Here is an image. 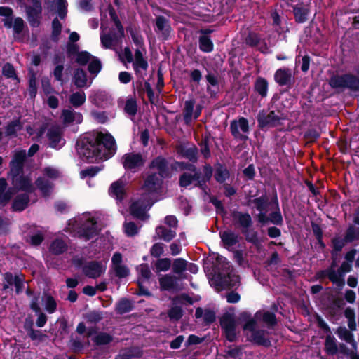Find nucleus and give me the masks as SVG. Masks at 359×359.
Segmentation results:
<instances>
[{
	"label": "nucleus",
	"instance_id": "obj_1",
	"mask_svg": "<svg viewBox=\"0 0 359 359\" xmlns=\"http://www.w3.org/2000/svg\"><path fill=\"white\" fill-rule=\"evenodd\" d=\"M76 149L83 161L94 163L111 158L116 154V144L114 137L109 133H90L77 140Z\"/></svg>",
	"mask_w": 359,
	"mask_h": 359
},
{
	"label": "nucleus",
	"instance_id": "obj_2",
	"mask_svg": "<svg viewBox=\"0 0 359 359\" xmlns=\"http://www.w3.org/2000/svg\"><path fill=\"white\" fill-rule=\"evenodd\" d=\"M210 285L216 290L237 289L240 285V277L233 273V268L226 258L218 255L213 267Z\"/></svg>",
	"mask_w": 359,
	"mask_h": 359
},
{
	"label": "nucleus",
	"instance_id": "obj_3",
	"mask_svg": "<svg viewBox=\"0 0 359 359\" xmlns=\"http://www.w3.org/2000/svg\"><path fill=\"white\" fill-rule=\"evenodd\" d=\"M213 175V168L209 163L202 166L201 170L198 168L192 172H184L179 177L178 184L181 188L187 189L191 184L197 187L204 193L209 191L208 183L210 182Z\"/></svg>",
	"mask_w": 359,
	"mask_h": 359
},
{
	"label": "nucleus",
	"instance_id": "obj_4",
	"mask_svg": "<svg viewBox=\"0 0 359 359\" xmlns=\"http://www.w3.org/2000/svg\"><path fill=\"white\" fill-rule=\"evenodd\" d=\"M231 217L236 226L241 227V232L245 236L248 243L257 246L260 243L258 238V233L252 227L253 222L252 217L248 212H243L238 210H233L231 212Z\"/></svg>",
	"mask_w": 359,
	"mask_h": 359
},
{
	"label": "nucleus",
	"instance_id": "obj_5",
	"mask_svg": "<svg viewBox=\"0 0 359 359\" xmlns=\"http://www.w3.org/2000/svg\"><path fill=\"white\" fill-rule=\"evenodd\" d=\"M287 118V114L278 109L269 111L262 109L258 112L257 116L258 128L262 130L281 126L283 121H285Z\"/></svg>",
	"mask_w": 359,
	"mask_h": 359
},
{
	"label": "nucleus",
	"instance_id": "obj_6",
	"mask_svg": "<svg viewBox=\"0 0 359 359\" xmlns=\"http://www.w3.org/2000/svg\"><path fill=\"white\" fill-rule=\"evenodd\" d=\"M328 83L333 89L342 88L359 92V77L352 73L333 75L330 78Z\"/></svg>",
	"mask_w": 359,
	"mask_h": 359
},
{
	"label": "nucleus",
	"instance_id": "obj_7",
	"mask_svg": "<svg viewBox=\"0 0 359 359\" xmlns=\"http://www.w3.org/2000/svg\"><path fill=\"white\" fill-rule=\"evenodd\" d=\"M219 324L222 334L229 342H235L238 339L236 323L233 314L224 313L219 318Z\"/></svg>",
	"mask_w": 359,
	"mask_h": 359
},
{
	"label": "nucleus",
	"instance_id": "obj_8",
	"mask_svg": "<svg viewBox=\"0 0 359 359\" xmlns=\"http://www.w3.org/2000/svg\"><path fill=\"white\" fill-rule=\"evenodd\" d=\"M32 5H25L26 19L32 28L39 27L42 18V1H31Z\"/></svg>",
	"mask_w": 359,
	"mask_h": 359
},
{
	"label": "nucleus",
	"instance_id": "obj_9",
	"mask_svg": "<svg viewBox=\"0 0 359 359\" xmlns=\"http://www.w3.org/2000/svg\"><path fill=\"white\" fill-rule=\"evenodd\" d=\"M27 160V152L24 149L15 151L10 163L8 175L16 177L24 172L25 163Z\"/></svg>",
	"mask_w": 359,
	"mask_h": 359
},
{
	"label": "nucleus",
	"instance_id": "obj_10",
	"mask_svg": "<svg viewBox=\"0 0 359 359\" xmlns=\"http://www.w3.org/2000/svg\"><path fill=\"white\" fill-rule=\"evenodd\" d=\"M148 168L150 170H156L158 171V176L161 179H169L172 177L169 162L168 159L163 156H158L154 158L150 161Z\"/></svg>",
	"mask_w": 359,
	"mask_h": 359
},
{
	"label": "nucleus",
	"instance_id": "obj_11",
	"mask_svg": "<svg viewBox=\"0 0 359 359\" xmlns=\"http://www.w3.org/2000/svg\"><path fill=\"white\" fill-rule=\"evenodd\" d=\"M8 177L11 179V184L15 190L22 191L27 194H32L35 191L36 187L32 184L31 178L25 175L24 172L16 177L13 175H8Z\"/></svg>",
	"mask_w": 359,
	"mask_h": 359
},
{
	"label": "nucleus",
	"instance_id": "obj_12",
	"mask_svg": "<svg viewBox=\"0 0 359 359\" xmlns=\"http://www.w3.org/2000/svg\"><path fill=\"white\" fill-rule=\"evenodd\" d=\"M238 128L244 133L249 132V122L246 118L240 117L238 121L233 120L230 123V131L234 139L241 140L244 142L248 140V137L246 135L241 133Z\"/></svg>",
	"mask_w": 359,
	"mask_h": 359
},
{
	"label": "nucleus",
	"instance_id": "obj_13",
	"mask_svg": "<svg viewBox=\"0 0 359 359\" xmlns=\"http://www.w3.org/2000/svg\"><path fill=\"white\" fill-rule=\"evenodd\" d=\"M76 233L79 238L90 240L98 234L97 222L93 218L86 219L78 227Z\"/></svg>",
	"mask_w": 359,
	"mask_h": 359
},
{
	"label": "nucleus",
	"instance_id": "obj_14",
	"mask_svg": "<svg viewBox=\"0 0 359 359\" xmlns=\"http://www.w3.org/2000/svg\"><path fill=\"white\" fill-rule=\"evenodd\" d=\"M106 270V267L100 261L87 262L82 267L83 273L88 278L96 279L100 277Z\"/></svg>",
	"mask_w": 359,
	"mask_h": 359
},
{
	"label": "nucleus",
	"instance_id": "obj_15",
	"mask_svg": "<svg viewBox=\"0 0 359 359\" xmlns=\"http://www.w3.org/2000/svg\"><path fill=\"white\" fill-rule=\"evenodd\" d=\"M274 81L279 86H286L287 89H290L294 84V79L290 68L282 67L275 72Z\"/></svg>",
	"mask_w": 359,
	"mask_h": 359
},
{
	"label": "nucleus",
	"instance_id": "obj_16",
	"mask_svg": "<svg viewBox=\"0 0 359 359\" xmlns=\"http://www.w3.org/2000/svg\"><path fill=\"white\" fill-rule=\"evenodd\" d=\"M154 31L160 34L159 37L163 40H168L170 37L172 27L170 20L163 15H158L156 18Z\"/></svg>",
	"mask_w": 359,
	"mask_h": 359
},
{
	"label": "nucleus",
	"instance_id": "obj_17",
	"mask_svg": "<svg viewBox=\"0 0 359 359\" xmlns=\"http://www.w3.org/2000/svg\"><path fill=\"white\" fill-rule=\"evenodd\" d=\"M123 166L127 170H132L142 167L145 160L140 153H127L123 156Z\"/></svg>",
	"mask_w": 359,
	"mask_h": 359
},
{
	"label": "nucleus",
	"instance_id": "obj_18",
	"mask_svg": "<svg viewBox=\"0 0 359 359\" xmlns=\"http://www.w3.org/2000/svg\"><path fill=\"white\" fill-rule=\"evenodd\" d=\"M257 221L262 225L271 223L276 226H282L283 224V219L280 212V209L273 210L269 215L266 214H258L257 215Z\"/></svg>",
	"mask_w": 359,
	"mask_h": 359
},
{
	"label": "nucleus",
	"instance_id": "obj_19",
	"mask_svg": "<svg viewBox=\"0 0 359 359\" xmlns=\"http://www.w3.org/2000/svg\"><path fill=\"white\" fill-rule=\"evenodd\" d=\"M194 104L195 100L194 99L187 100L184 102L183 118L186 125H189L191 123L193 114L195 119H197L201 114L203 108L202 106L199 104L196 105V110L194 112Z\"/></svg>",
	"mask_w": 359,
	"mask_h": 359
},
{
	"label": "nucleus",
	"instance_id": "obj_20",
	"mask_svg": "<svg viewBox=\"0 0 359 359\" xmlns=\"http://www.w3.org/2000/svg\"><path fill=\"white\" fill-rule=\"evenodd\" d=\"M186 278V276L177 277L170 274L163 275L158 279L161 290L170 291L177 290L178 288V280Z\"/></svg>",
	"mask_w": 359,
	"mask_h": 359
},
{
	"label": "nucleus",
	"instance_id": "obj_21",
	"mask_svg": "<svg viewBox=\"0 0 359 359\" xmlns=\"http://www.w3.org/2000/svg\"><path fill=\"white\" fill-rule=\"evenodd\" d=\"M290 7L292 8L294 20L297 23L302 24L308 20L310 10L308 6L305 5L304 2L291 5Z\"/></svg>",
	"mask_w": 359,
	"mask_h": 359
},
{
	"label": "nucleus",
	"instance_id": "obj_22",
	"mask_svg": "<svg viewBox=\"0 0 359 359\" xmlns=\"http://www.w3.org/2000/svg\"><path fill=\"white\" fill-rule=\"evenodd\" d=\"M221 241L224 248L229 251H232L231 247L239 242L240 236L231 230H226L219 232Z\"/></svg>",
	"mask_w": 359,
	"mask_h": 359
},
{
	"label": "nucleus",
	"instance_id": "obj_23",
	"mask_svg": "<svg viewBox=\"0 0 359 359\" xmlns=\"http://www.w3.org/2000/svg\"><path fill=\"white\" fill-rule=\"evenodd\" d=\"M39 294L35 295L31 300L29 308L38 315V318L36 321V325L39 327H43L46 325L48 318L47 316L41 312V307L39 304Z\"/></svg>",
	"mask_w": 359,
	"mask_h": 359
},
{
	"label": "nucleus",
	"instance_id": "obj_24",
	"mask_svg": "<svg viewBox=\"0 0 359 359\" xmlns=\"http://www.w3.org/2000/svg\"><path fill=\"white\" fill-rule=\"evenodd\" d=\"M163 180L158 176L156 172H153L146 177L142 188L149 193L156 192L161 187Z\"/></svg>",
	"mask_w": 359,
	"mask_h": 359
},
{
	"label": "nucleus",
	"instance_id": "obj_25",
	"mask_svg": "<svg viewBox=\"0 0 359 359\" xmlns=\"http://www.w3.org/2000/svg\"><path fill=\"white\" fill-rule=\"evenodd\" d=\"M109 194L121 202L126 196L124 182L121 179L114 182L109 187Z\"/></svg>",
	"mask_w": 359,
	"mask_h": 359
},
{
	"label": "nucleus",
	"instance_id": "obj_26",
	"mask_svg": "<svg viewBox=\"0 0 359 359\" xmlns=\"http://www.w3.org/2000/svg\"><path fill=\"white\" fill-rule=\"evenodd\" d=\"M29 194L27 193L18 194L13 200L11 205L12 211L18 212L24 211L28 207L30 202Z\"/></svg>",
	"mask_w": 359,
	"mask_h": 359
},
{
	"label": "nucleus",
	"instance_id": "obj_27",
	"mask_svg": "<svg viewBox=\"0 0 359 359\" xmlns=\"http://www.w3.org/2000/svg\"><path fill=\"white\" fill-rule=\"evenodd\" d=\"M238 321L243 324L244 331L248 330L251 332L256 330L257 325L255 318L252 317V314L248 311H243L238 316Z\"/></svg>",
	"mask_w": 359,
	"mask_h": 359
},
{
	"label": "nucleus",
	"instance_id": "obj_28",
	"mask_svg": "<svg viewBox=\"0 0 359 359\" xmlns=\"http://www.w3.org/2000/svg\"><path fill=\"white\" fill-rule=\"evenodd\" d=\"M248 340L257 346H262L266 348L271 346V340L265 337V332L263 330L252 331Z\"/></svg>",
	"mask_w": 359,
	"mask_h": 359
},
{
	"label": "nucleus",
	"instance_id": "obj_29",
	"mask_svg": "<svg viewBox=\"0 0 359 359\" xmlns=\"http://www.w3.org/2000/svg\"><path fill=\"white\" fill-rule=\"evenodd\" d=\"M255 205V209L259 211V214H266L267 208L269 207V201L266 194H263L260 197L255 199H250L248 201V205Z\"/></svg>",
	"mask_w": 359,
	"mask_h": 359
},
{
	"label": "nucleus",
	"instance_id": "obj_30",
	"mask_svg": "<svg viewBox=\"0 0 359 359\" xmlns=\"http://www.w3.org/2000/svg\"><path fill=\"white\" fill-rule=\"evenodd\" d=\"M134 309L133 302L127 298H121L115 304V311L118 315H123L129 313Z\"/></svg>",
	"mask_w": 359,
	"mask_h": 359
},
{
	"label": "nucleus",
	"instance_id": "obj_31",
	"mask_svg": "<svg viewBox=\"0 0 359 359\" xmlns=\"http://www.w3.org/2000/svg\"><path fill=\"white\" fill-rule=\"evenodd\" d=\"M47 137L49 140V147L57 149L62 140V133L59 127L53 126L48 130Z\"/></svg>",
	"mask_w": 359,
	"mask_h": 359
},
{
	"label": "nucleus",
	"instance_id": "obj_32",
	"mask_svg": "<svg viewBox=\"0 0 359 359\" xmlns=\"http://www.w3.org/2000/svg\"><path fill=\"white\" fill-rule=\"evenodd\" d=\"M72 81L78 88L90 86V85H87L88 77L86 72L80 67L74 69Z\"/></svg>",
	"mask_w": 359,
	"mask_h": 359
},
{
	"label": "nucleus",
	"instance_id": "obj_33",
	"mask_svg": "<svg viewBox=\"0 0 359 359\" xmlns=\"http://www.w3.org/2000/svg\"><path fill=\"white\" fill-rule=\"evenodd\" d=\"M215 180L219 184L224 183L225 181L230 177L229 170L224 164L220 163H217L215 165Z\"/></svg>",
	"mask_w": 359,
	"mask_h": 359
},
{
	"label": "nucleus",
	"instance_id": "obj_34",
	"mask_svg": "<svg viewBox=\"0 0 359 359\" xmlns=\"http://www.w3.org/2000/svg\"><path fill=\"white\" fill-rule=\"evenodd\" d=\"M178 153L184 158L188 159L190 162L193 163H197L198 160V150L196 146H193L192 147L186 148L183 146H181L178 148Z\"/></svg>",
	"mask_w": 359,
	"mask_h": 359
},
{
	"label": "nucleus",
	"instance_id": "obj_35",
	"mask_svg": "<svg viewBox=\"0 0 359 359\" xmlns=\"http://www.w3.org/2000/svg\"><path fill=\"white\" fill-rule=\"evenodd\" d=\"M142 351L139 347H130L121 351L114 359L139 358L142 356Z\"/></svg>",
	"mask_w": 359,
	"mask_h": 359
},
{
	"label": "nucleus",
	"instance_id": "obj_36",
	"mask_svg": "<svg viewBox=\"0 0 359 359\" xmlns=\"http://www.w3.org/2000/svg\"><path fill=\"white\" fill-rule=\"evenodd\" d=\"M269 83L266 79L258 76L254 83V90L262 98L267 96Z\"/></svg>",
	"mask_w": 359,
	"mask_h": 359
},
{
	"label": "nucleus",
	"instance_id": "obj_37",
	"mask_svg": "<svg viewBox=\"0 0 359 359\" xmlns=\"http://www.w3.org/2000/svg\"><path fill=\"white\" fill-rule=\"evenodd\" d=\"M23 128V124L20 118H17L9 122L5 127V135L7 137H16L18 131H20Z\"/></svg>",
	"mask_w": 359,
	"mask_h": 359
},
{
	"label": "nucleus",
	"instance_id": "obj_38",
	"mask_svg": "<svg viewBox=\"0 0 359 359\" xmlns=\"http://www.w3.org/2000/svg\"><path fill=\"white\" fill-rule=\"evenodd\" d=\"M156 233L158 238L165 242L171 241L176 236V231L160 225L156 228Z\"/></svg>",
	"mask_w": 359,
	"mask_h": 359
},
{
	"label": "nucleus",
	"instance_id": "obj_39",
	"mask_svg": "<svg viewBox=\"0 0 359 359\" xmlns=\"http://www.w3.org/2000/svg\"><path fill=\"white\" fill-rule=\"evenodd\" d=\"M69 349L74 353H81L85 348V344L79 336L72 334L67 343Z\"/></svg>",
	"mask_w": 359,
	"mask_h": 359
},
{
	"label": "nucleus",
	"instance_id": "obj_40",
	"mask_svg": "<svg viewBox=\"0 0 359 359\" xmlns=\"http://www.w3.org/2000/svg\"><path fill=\"white\" fill-rule=\"evenodd\" d=\"M259 316H262V321L266 324L269 327H273L277 325V319L276 314L269 311H257L255 313V317L259 318Z\"/></svg>",
	"mask_w": 359,
	"mask_h": 359
},
{
	"label": "nucleus",
	"instance_id": "obj_41",
	"mask_svg": "<svg viewBox=\"0 0 359 359\" xmlns=\"http://www.w3.org/2000/svg\"><path fill=\"white\" fill-rule=\"evenodd\" d=\"M91 340L96 346H104L112 342L113 336L104 332H99Z\"/></svg>",
	"mask_w": 359,
	"mask_h": 359
},
{
	"label": "nucleus",
	"instance_id": "obj_42",
	"mask_svg": "<svg viewBox=\"0 0 359 359\" xmlns=\"http://www.w3.org/2000/svg\"><path fill=\"white\" fill-rule=\"evenodd\" d=\"M325 351L330 355H336L338 352V346L336 339L331 334H327L325 341Z\"/></svg>",
	"mask_w": 359,
	"mask_h": 359
},
{
	"label": "nucleus",
	"instance_id": "obj_43",
	"mask_svg": "<svg viewBox=\"0 0 359 359\" xmlns=\"http://www.w3.org/2000/svg\"><path fill=\"white\" fill-rule=\"evenodd\" d=\"M67 250V245L62 239L54 240L50 245V252L55 255H61Z\"/></svg>",
	"mask_w": 359,
	"mask_h": 359
},
{
	"label": "nucleus",
	"instance_id": "obj_44",
	"mask_svg": "<svg viewBox=\"0 0 359 359\" xmlns=\"http://www.w3.org/2000/svg\"><path fill=\"white\" fill-rule=\"evenodd\" d=\"M198 47L203 53L212 52L214 48V44L210 36H200L198 39Z\"/></svg>",
	"mask_w": 359,
	"mask_h": 359
},
{
	"label": "nucleus",
	"instance_id": "obj_45",
	"mask_svg": "<svg viewBox=\"0 0 359 359\" xmlns=\"http://www.w3.org/2000/svg\"><path fill=\"white\" fill-rule=\"evenodd\" d=\"M86 100V95L83 91L73 93L69 98V103L75 108L83 105Z\"/></svg>",
	"mask_w": 359,
	"mask_h": 359
},
{
	"label": "nucleus",
	"instance_id": "obj_46",
	"mask_svg": "<svg viewBox=\"0 0 359 359\" xmlns=\"http://www.w3.org/2000/svg\"><path fill=\"white\" fill-rule=\"evenodd\" d=\"M188 262L183 258H177L174 259L172 263V271L175 274H178L180 276H183V272L187 269Z\"/></svg>",
	"mask_w": 359,
	"mask_h": 359
},
{
	"label": "nucleus",
	"instance_id": "obj_47",
	"mask_svg": "<svg viewBox=\"0 0 359 359\" xmlns=\"http://www.w3.org/2000/svg\"><path fill=\"white\" fill-rule=\"evenodd\" d=\"M130 210L133 217L144 219L145 217V207L140 202L136 201L133 203L130 207Z\"/></svg>",
	"mask_w": 359,
	"mask_h": 359
},
{
	"label": "nucleus",
	"instance_id": "obj_48",
	"mask_svg": "<svg viewBox=\"0 0 359 359\" xmlns=\"http://www.w3.org/2000/svg\"><path fill=\"white\" fill-rule=\"evenodd\" d=\"M29 95L31 98H34L37 93V87H36V72L32 69H29Z\"/></svg>",
	"mask_w": 359,
	"mask_h": 359
},
{
	"label": "nucleus",
	"instance_id": "obj_49",
	"mask_svg": "<svg viewBox=\"0 0 359 359\" xmlns=\"http://www.w3.org/2000/svg\"><path fill=\"white\" fill-rule=\"evenodd\" d=\"M2 74L7 79L16 80L17 83H20V81L13 65L10 62H6L4 65L2 67Z\"/></svg>",
	"mask_w": 359,
	"mask_h": 359
},
{
	"label": "nucleus",
	"instance_id": "obj_50",
	"mask_svg": "<svg viewBox=\"0 0 359 359\" xmlns=\"http://www.w3.org/2000/svg\"><path fill=\"white\" fill-rule=\"evenodd\" d=\"M35 185L44 196L48 195L52 188L50 182L42 177H39L35 180Z\"/></svg>",
	"mask_w": 359,
	"mask_h": 359
},
{
	"label": "nucleus",
	"instance_id": "obj_51",
	"mask_svg": "<svg viewBox=\"0 0 359 359\" xmlns=\"http://www.w3.org/2000/svg\"><path fill=\"white\" fill-rule=\"evenodd\" d=\"M339 337L344 339L347 343L352 344L355 346L353 334L351 331L348 330L345 327H339L337 332Z\"/></svg>",
	"mask_w": 359,
	"mask_h": 359
},
{
	"label": "nucleus",
	"instance_id": "obj_52",
	"mask_svg": "<svg viewBox=\"0 0 359 359\" xmlns=\"http://www.w3.org/2000/svg\"><path fill=\"white\" fill-rule=\"evenodd\" d=\"M102 62L100 59L95 56L88 63V71L90 74L97 76L102 69Z\"/></svg>",
	"mask_w": 359,
	"mask_h": 359
},
{
	"label": "nucleus",
	"instance_id": "obj_53",
	"mask_svg": "<svg viewBox=\"0 0 359 359\" xmlns=\"http://www.w3.org/2000/svg\"><path fill=\"white\" fill-rule=\"evenodd\" d=\"M85 318L87 323L96 324L104 318V313L102 311L93 310L87 313Z\"/></svg>",
	"mask_w": 359,
	"mask_h": 359
},
{
	"label": "nucleus",
	"instance_id": "obj_54",
	"mask_svg": "<svg viewBox=\"0 0 359 359\" xmlns=\"http://www.w3.org/2000/svg\"><path fill=\"white\" fill-rule=\"evenodd\" d=\"M111 20L114 23L117 31L120 33L122 36H125L124 27L118 18V15L116 13L114 8H111L109 11Z\"/></svg>",
	"mask_w": 359,
	"mask_h": 359
},
{
	"label": "nucleus",
	"instance_id": "obj_55",
	"mask_svg": "<svg viewBox=\"0 0 359 359\" xmlns=\"http://www.w3.org/2000/svg\"><path fill=\"white\" fill-rule=\"evenodd\" d=\"M345 241L352 243L354 241L359 239V228L355 227L353 225H350L346 231L344 236Z\"/></svg>",
	"mask_w": 359,
	"mask_h": 359
},
{
	"label": "nucleus",
	"instance_id": "obj_56",
	"mask_svg": "<svg viewBox=\"0 0 359 359\" xmlns=\"http://www.w3.org/2000/svg\"><path fill=\"white\" fill-rule=\"evenodd\" d=\"M184 314V311L181 306H172L168 311V316L170 320L178 321Z\"/></svg>",
	"mask_w": 359,
	"mask_h": 359
},
{
	"label": "nucleus",
	"instance_id": "obj_57",
	"mask_svg": "<svg viewBox=\"0 0 359 359\" xmlns=\"http://www.w3.org/2000/svg\"><path fill=\"white\" fill-rule=\"evenodd\" d=\"M126 31L130 33L132 40L136 46L142 48L144 46V39L142 36L134 30L132 26L127 27Z\"/></svg>",
	"mask_w": 359,
	"mask_h": 359
},
{
	"label": "nucleus",
	"instance_id": "obj_58",
	"mask_svg": "<svg viewBox=\"0 0 359 359\" xmlns=\"http://www.w3.org/2000/svg\"><path fill=\"white\" fill-rule=\"evenodd\" d=\"M245 43L250 47H256L261 41L260 35L254 32H250L245 37Z\"/></svg>",
	"mask_w": 359,
	"mask_h": 359
},
{
	"label": "nucleus",
	"instance_id": "obj_59",
	"mask_svg": "<svg viewBox=\"0 0 359 359\" xmlns=\"http://www.w3.org/2000/svg\"><path fill=\"white\" fill-rule=\"evenodd\" d=\"M92 55L89 52L86 50L80 51L78 55L76 57L75 62L80 66H85L93 58Z\"/></svg>",
	"mask_w": 359,
	"mask_h": 359
},
{
	"label": "nucleus",
	"instance_id": "obj_60",
	"mask_svg": "<svg viewBox=\"0 0 359 359\" xmlns=\"http://www.w3.org/2000/svg\"><path fill=\"white\" fill-rule=\"evenodd\" d=\"M62 32V24L57 19V18H55L52 21V33L51 38L52 40L55 42L58 41V37L60 35Z\"/></svg>",
	"mask_w": 359,
	"mask_h": 359
},
{
	"label": "nucleus",
	"instance_id": "obj_61",
	"mask_svg": "<svg viewBox=\"0 0 359 359\" xmlns=\"http://www.w3.org/2000/svg\"><path fill=\"white\" fill-rule=\"evenodd\" d=\"M104 166H90L86 168L84 170H82L80 172V175L82 179H84L87 177H95L100 171L103 169Z\"/></svg>",
	"mask_w": 359,
	"mask_h": 359
},
{
	"label": "nucleus",
	"instance_id": "obj_62",
	"mask_svg": "<svg viewBox=\"0 0 359 359\" xmlns=\"http://www.w3.org/2000/svg\"><path fill=\"white\" fill-rule=\"evenodd\" d=\"M200 146V151L205 159H208L210 156V150L209 147V137L205 136L203 137L201 142L198 144Z\"/></svg>",
	"mask_w": 359,
	"mask_h": 359
},
{
	"label": "nucleus",
	"instance_id": "obj_63",
	"mask_svg": "<svg viewBox=\"0 0 359 359\" xmlns=\"http://www.w3.org/2000/svg\"><path fill=\"white\" fill-rule=\"evenodd\" d=\"M124 111L130 116H135L137 114V104L135 98H130L126 100Z\"/></svg>",
	"mask_w": 359,
	"mask_h": 359
},
{
	"label": "nucleus",
	"instance_id": "obj_64",
	"mask_svg": "<svg viewBox=\"0 0 359 359\" xmlns=\"http://www.w3.org/2000/svg\"><path fill=\"white\" fill-rule=\"evenodd\" d=\"M320 137V132L315 128H309L304 133V139L309 142H315Z\"/></svg>",
	"mask_w": 359,
	"mask_h": 359
}]
</instances>
